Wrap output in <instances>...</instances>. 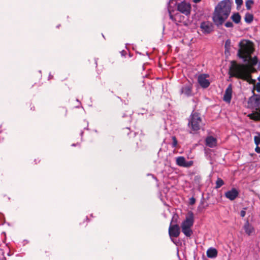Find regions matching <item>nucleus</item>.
I'll list each match as a JSON object with an SVG mask.
<instances>
[{
  "label": "nucleus",
  "instance_id": "obj_1",
  "mask_svg": "<svg viewBox=\"0 0 260 260\" xmlns=\"http://www.w3.org/2000/svg\"><path fill=\"white\" fill-rule=\"evenodd\" d=\"M231 11V4L229 0H224L215 7L213 20L217 26L221 25L228 18Z\"/></svg>",
  "mask_w": 260,
  "mask_h": 260
},
{
  "label": "nucleus",
  "instance_id": "obj_2",
  "mask_svg": "<svg viewBox=\"0 0 260 260\" xmlns=\"http://www.w3.org/2000/svg\"><path fill=\"white\" fill-rule=\"evenodd\" d=\"M238 55L243 59L244 62H247L249 66H253L257 63L256 56L252 58L251 54L254 51L253 44L249 41L243 40L239 43Z\"/></svg>",
  "mask_w": 260,
  "mask_h": 260
},
{
  "label": "nucleus",
  "instance_id": "obj_3",
  "mask_svg": "<svg viewBox=\"0 0 260 260\" xmlns=\"http://www.w3.org/2000/svg\"><path fill=\"white\" fill-rule=\"evenodd\" d=\"M231 76L250 81L251 76L247 66L234 63L230 68Z\"/></svg>",
  "mask_w": 260,
  "mask_h": 260
},
{
  "label": "nucleus",
  "instance_id": "obj_4",
  "mask_svg": "<svg viewBox=\"0 0 260 260\" xmlns=\"http://www.w3.org/2000/svg\"><path fill=\"white\" fill-rule=\"evenodd\" d=\"M194 222V215L192 212H189L185 218V219L182 222L181 227L182 233L186 237H190L192 234L191 229Z\"/></svg>",
  "mask_w": 260,
  "mask_h": 260
},
{
  "label": "nucleus",
  "instance_id": "obj_5",
  "mask_svg": "<svg viewBox=\"0 0 260 260\" xmlns=\"http://www.w3.org/2000/svg\"><path fill=\"white\" fill-rule=\"evenodd\" d=\"M203 121L201 116L198 113H192L190 115L188 126L191 129L190 133H195L200 129L203 125Z\"/></svg>",
  "mask_w": 260,
  "mask_h": 260
},
{
  "label": "nucleus",
  "instance_id": "obj_6",
  "mask_svg": "<svg viewBox=\"0 0 260 260\" xmlns=\"http://www.w3.org/2000/svg\"><path fill=\"white\" fill-rule=\"evenodd\" d=\"M177 0H170L168 3V11L169 13L170 18L176 24L178 23H182L184 24H186V21L184 20V16L181 15L180 13H177L175 15L172 14V11H173V8L175 5L177 4Z\"/></svg>",
  "mask_w": 260,
  "mask_h": 260
},
{
  "label": "nucleus",
  "instance_id": "obj_7",
  "mask_svg": "<svg viewBox=\"0 0 260 260\" xmlns=\"http://www.w3.org/2000/svg\"><path fill=\"white\" fill-rule=\"evenodd\" d=\"M178 1H177V4L175 5H177V10L187 16H189L191 9L190 4L185 1L180 2Z\"/></svg>",
  "mask_w": 260,
  "mask_h": 260
},
{
  "label": "nucleus",
  "instance_id": "obj_8",
  "mask_svg": "<svg viewBox=\"0 0 260 260\" xmlns=\"http://www.w3.org/2000/svg\"><path fill=\"white\" fill-rule=\"evenodd\" d=\"M209 76L208 74H203L199 75L198 77V82L200 85L204 88H206L208 87L210 85V82L208 78Z\"/></svg>",
  "mask_w": 260,
  "mask_h": 260
},
{
  "label": "nucleus",
  "instance_id": "obj_9",
  "mask_svg": "<svg viewBox=\"0 0 260 260\" xmlns=\"http://www.w3.org/2000/svg\"><path fill=\"white\" fill-rule=\"evenodd\" d=\"M176 163L179 167L189 168L193 165V162L192 160L187 161L183 156H179L176 158Z\"/></svg>",
  "mask_w": 260,
  "mask_h": 260
},
{
  "label": "nucleus",
  "instance_id": "obj_10",
  "mask_svg": "<svg viewBox=\"0 0 260 260\" xmlns=\"http://www.w3.org/2000/svg\"><path fill=\"white\" fill-rule=\"evenodd\" d=\"M180 228L178 225H170L169 229V234L171 238L178 237L180 234Z\"/></svg>",
  "mask_w": 260,
  "mask_h": 260
},
{
  "label": "nucleus",
  "instance_id": "obj_11",
  "mask_svg": "<svg viewBox=\"0 0 260 260\" xmlns=\"http://www.w3.org/2000/svg\"><path fill=\"white\" fill-rule=\"evenodd\" d=\"M200 27L204 33L209 34L213 30V25L209 21L203 22L201 23Z\"/></svg>",
  "mask_w": 260,
  "mask_h": 260
},
{
  "label": "nucleus",
  "instance_id": "obj_12",
  "mask_svg": "<svg viewBox=\"0 0 260 260\" xmlns=\"http://www.w3.org/2000/svg\"><path fill=\"white\" fill-rule=\"evenodd\" d=\"M192 85L191 84H186L182 86L181 89V93L186 96L192 95Z\"/></svg>",
  "mask_w": 260,
  "mask_h": 260
},
{
  "label": "nucleus",
  "instance_id": "obj_13",
  "mask_svg": "<svg viewBox=\"0 0 260 260\" xmlns=\"http://www.w3.org/2000/svg\"><path fill=\"white\" fill-rule=\"evenodd\" d=\"M239 191L236 188H232L225 193V196L229 200H234L238 196Z\"/></svg>",
  "mask_w": 260,
  "mask_h": 260
},
{
  "label": "nucleus",
  "instance_id": "obj_14",
  "mask_svg": "<svg viewBox=\"0 0 260 260\" xmlns=\"http://www.w3.org/2000/svg\"><path fill=\"white\" fill-rule=\"evenodd\" d=\"M232 95V84H230L225 91V93L223 96V101L230 103Z\"/></svg>",
  "mask_w": 260,
  "mask_h": 260
},
{
  "label": "nucleus",
  "instance_id": "obj_15",
  "mask_svg": "<svg viewBox=\"0 0 260 260\" xmlns=\"http://www.w3.org/2000/svg\"><path fill=\"white\" fill-rule=\"evenodd\" d=\"M205 142L206 145L209 147L213 148L216 146L217 140L212 136L207 137L206 139Z\"/></svg>",
  "mask_w": 260,
  "mask_h": 260
},
{
  "label": "nucleus",
  "instance_id": "obj_16",
  "mask_svg": "<svg viewBox=\"0 0 260 260\" xmlns=\"http://www.w3.org/2000/svg\"><path fill=\"white\" fill-rule=\"evenodd\" d=\"M243 229L245 231V232L248 235H250L254 232L253 228L251 225L249 224L248 221L245 223L243 226Z\"/></svg>",
  "mask_w": 260,
  "mask_h": 260
},
{
  "label": "nucleus",
  "instance_id": "obj_17",
  "mask_svg": "<svg viewBox=\"0 0 260 260\" xmlns=\"http://www.w3.org/2000/svg\"><path fill=\"white\" fill-rule=\"evenodd\" d=\"M207 255L209 258H215L217 255V251L214 248H210L207 251Z\"/></svg>",
  "mask_w": 260,
  "mask_h": 260
},
{
  "label": "nucleus",
  "instance_id": "obj_18",
  "mask_svg": "<svg viewBox=\"0 0 260 260\" xmlns=\"http://www.w3.org/2000/svg\"><path fill=\"white\" fill-rule=\"evenodd\" d=\"M231 18L233 21L236 24L239 23L241 19V17L238 13H235L233 14Z\"/></svg>",
  "mask_w": 260,
  "mask_h": 260
},
{
  "label": "nucleus",
  "instance_id": "obj_19",
  "mask_svg": "<svg viewBox=\"0 0 260 260\" xmlns=\"http://www.w3.org/2000/svg\"><path fill=\"white\" fill-rule=\"evenodd\" d=\"M253 16L252 14H251L249 13H246V14L245 15V17H244V20L246 22H247L248 23H250L253 21Z\"/></svg>",
  "mask_w": 260,
  "mask_h": 260
},
{
  "label": "nucleus",
  "instance_id": "obj_20",
  "mask_svg": "<svg viewBox=\"0 0 260 260\" xmlns=\"http://www.w3.org/2000/svg\"><path fill=\"white\" fill-rule=\"evenodd\" d=\"M224 184L223 181L221 178H218L216 182V188H218L220 187Z\"/></svg>",
  "mask_w": 260,
  "mask_h": 260
},
{
  "label": "nucleus",
  "instance_id": "obj_21",
  "mask_svg": "<svg viewBox=\"0 0 260 260\" xmlns=\"http://www.w3.org/2000/svg\"><path fill=\"white\" fill-rule=\"evenodd\" d=\"M254 142L256 145L260 144V134L258 136H256L254 138Z\"/></svg>",
  "mask_w": 260,
  "mask_h": 260
},
{
  "label": "nucleus",
  "instance_id": "obj_22",
  "mask_svg": "<svg viewBox=\"0 0 260 260\" xmlns=\"http://www.w3.org/2000/svg\"><path fill=\"white\" fill-rule=\"evenodd\" d=\"M172 140H173L172 147H174V148H175L177 146L178 141H177V139L176 138V137H174V136L172 137Z\"/></svg>",
  "mask_w": 260,
  "mask_h": 260
},
{
  "label": "nucleus",
  "instance_id": "obj_23",
  "mask_svg": "<svg viewBox=\"0 0 260 260\" xmlns=\"http://www.w3.org/2000/svg\"><path fill=\"white\" fill-rule=\"evenodd\" d=\"M253 4V2L251 0H248L246 2V7L248 10L250 9L251 5Z\"/></svg>",
  "mask_w": 260,
  "mask_h": 260
},
{
  "label": "nucleus",
  "instance_id": "obj_24",
  "mask_svg": "<svg viewBox=\"0 0 260 260\" xmlns=\"http://www.w3.org/2000/svg\"><path fill=\"white\" fill-rule=\"evenodd\" d=\"M254 89L256 90L258 92H260V82H258L255 84Z\"/></svg>",
  "mask_w": 260,
  "mask_h": 260
},
{
  "label": "nucleus",
  "instance_id": "obj_25",
  "mask_svg": "<svg viewBox=\"0 0 260 260\" xmlns=\"http://www.w3.org/2000/svg\"><path fill=\"white\" fill-rule=\"evenodd\" d=\"M225 26L226 27L232 28L234 26V25L232 22L228 21L225 23Z\"/></svg>",
  "mask_w": 260,
  "mask_h": 260
},
{
  "label": "nucleus",
  "instance_id": "obj_26",
  "mask_svg": "<svg viewBox=\"0 0 260 260\" xmlns=\"http://www.w3.org/2000/svg\"><path fill=\"white\" fill-rule=\"evenodd\" d=\"M235 2L236 5H237V8H239L242 5L243 1L242 0H235Z\"/></svg>",
  "mask_w": 260,
  "mask_h": 260
},
{
  "label": "nucleus",
  "instance_id": "obj_27",
  "mask_svg": "<svg viewBox=\"0 0 260 260\" xmlns=\"http://www.w3.org/2000/svg\"><path fill=\"white\" fill-rule=\"evenodd\" d=\"M246 209V208H244L243 210H242L240 212V215L242 217H244L245 216V215H246V211H245Z\"/></svg>",
  "mask_w": 260,
  "mask_h": 260
},
{
  "label": "nucleus",
  "instance_id": "obj_28",
  "mask_svg": "<svg viewBox=\"0 0 260 260\" xmlns=\"http://www.w3.org/2000/svg\"><path fill=\"white\" fill-rule=\"evenodd\" d=\"M250 118L251 119H253L254 120H259V117L258 116H255L254 115H251L250 116Z\"/></svg>",
  "mask_w": 260,
  "mask_h": 260
},
{
  "label": "nucleus",
  "instance_id": "obj_29",
  "mask_svg": "<svg viewBox=\"0 0 260 260\" xmlns=\"http://www.w3.org/2000/svg\"><path fill=\"white\" fill-rule=\"evenodd\" d=\"M255 152H256L258 153H260V147L258 146V145L256 146L255 149Z\"/></svg>",
  "mask_w": 260,
  "mask_h": 260
},
{
  "label": "nucleus",
  "instance_id": "obj_30",
  "mask_svg": "<svg viewBox=\"0 0 260 260\" xmlns=\"http://www.w3.org/2000/svg\"><path fill=\"white\" fill-rule=\"evenodd\" d=\"M190 204H194L195 203V199L193 198H192L191 199H190Z\"/></svg>",
  "mask_w": 260,
  "mask_h": 260
},
{
  "label": "nucleus",
  "instance_id": "obj_31",
  "mask_svg": "<svg viewBox=\"0 0 260 260\" xmlns=\"http://www.w3.org/2000/svg\"><path fill=\"white\" fill-rule=\"evenodd\" d=\"M201 0H193V2L195 3H198L200 2Z\"/></svg>",
  "mask_w": 260,
  "mask_h": 260
},
{
  "label": "nucleus",
  "instance_id": "obj_32",
  "mask_svg": "<svg viewBox=\"0 0 260 260\" xmlns=\"http://www.w3.org/2000/svg\"><path fill=\"white\" fill-rule=\"evenodd\" d=\"M258 80H259V81L260 82V76L258 78Z\"/></svg>",
  "mask_w": 260,
  "mask_h": 260
},
{
  "label": "nucleus",
  "instance_id": "obj_33",
  "mask_svg": "<svg viewBox=\"0 0 260 260\" xmlns=\"http://www.w3.org/2000/svg\"><path fill=\"white\" fill-rule=\"evenodd\" d=\"M258 68L260 69V62L259 63V67H258Z\"/></svg>",
  "mask_w": 260,
  "mask_h": 260
}]
</instances>
